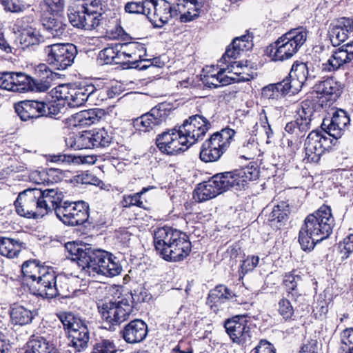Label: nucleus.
<instances>
[{
  "mask_svg": "<svg viewBox=\"0 0 353 353\" xmlns=\"http://www.w3.org/2000/svg\"><path fill=\"white\" fill-rule=\"evenodd\" d=\"M288 93H298L294 87L293 81L287 76L283 81L276 83H271L263 88L262 97L268 99H278Z\"/></svg>",
  "mask_w": 353,
  "mask_h": 353,
  "instance_id": "24",
  "label": "nucleus"
},
{
  "mask_svg": "<svg viewBox=\"0 0 353 353\" xmlns=\"http://www.w3.org/2000/svg\"><path fill=\"white\" fill-rule=\"evenodd\" d=\"M14 72H0V88L14 92Z\"/></svg>",
  "mask_w": 353,
  "mask_h": 353,
  "instance_id": "60",
  "label": "nucleus"
},
{
  "mask_svg": "<svg viewBox=\"0 0 353 353\" xmlns=\"http://www.w3.org/2000/svg\"><path fill=\"white\" fill-rule=\"evenodd\" d=\"M30 19L29 17H25L17 19L16 22V24L23 29L19 38L23 49L39 45L43 40V37L37 30L32 28H27L24 26L26 23H29Z\"/></svg>",
  "mask_w": 353,
  "mask_h": 353,
  "instance_id": "30",
  "label": "nucleus"
},
{
  "mask_svg": "<svg viewBox=\"0 0 353 353\" xmlns=\"http://www.w3.org/2000/svg\"><path fill=\"white\" fill-rule=\"evenodd\" d=\"M259 176V171L254 165H248L230 172L218 173L208 181L198 185L194 191V198L203 202L216 197L231 188L241 190L247 184Z\"/></svg>",
  "mask_w": 353,
  "mask_h": 353,
  "instance_id": "2",
  "label": "nucleus"
},
{
  "mask_svg": "<svg viewBox=\"0 0 353 353\" xmlns=\"http://www.w3.org/2000/svg\"><path fill=\"white\" fill-rule=\"evenodd\" d=\"M50 161L54 163L74 164H93L97 161V157L93 155L76 156L70 154H53L50 156Z\"/></svg>",
  "mask_w": 353,
  "mask_h": 353,
  "instance_id": "39",
  "label": "nucleus"
},
{
  "mask_svg": "<svg viewBox=\"0 0 353 353\" xmlns=\"http://www.w3.org/2000/svg\"><path fill=\"white\" fill-rule=\"evenodd\" d=\"M327 132L312 130L305 141V163H318L322 154L332 146V140Z\"/></svg>",
  "mask_w": 353,
  "mask_h": 353,
  "instance_id": "13",
  "label": "nucleus"
},
{
  "mask_svg": "<svg viewBox=\"0 0 353 353\" xmlns=\"http://www.w3.org/2000/svg\"><path fill=\"white\" fill-rule=\"evenodd\" d=\"M225 72V69H221L215 74H206L204 75L202 79L203 83L205 85L209 88H216L220 86L227 85L234 83L235 80L231 77L227 75L223 77V73Z\"/></svg>",
  "mask_w": 353,
  "mask_h": 353,
  "instance_id": "45",
  "label": "nucleus"
},
{
  "mask_svg": "<svg viewBox=\"0 0 353 353\" xmlns=\"http://www.w3.org/2000/svg\"><path fill=\"white\" fill-rule=\"evenodd\" d=\"M99 58L104 64H123V58L119 43L112 45L101 50Z\"/></svg>",
  "mask_w": 353,
  "mask_h": 353,
  "instance_id": "42",
  "label": "nucleus"
},
{
  "mask_svg": "<svg viewBox=\"0 0 353 353\" xmlns=\"http://www.w3.org/2000/svg\"><path fill=\"white\" fill-rule=\"evenodd\" d=\"M123 208H130L132 206H137L141 208L145 209L143 202L141 200L139 194L124 195L121 201Z\"/></svg>",
  "mask_w": 353,
  "mask_h": 353,
  "instance_id": "61",
  "label": "nucleus"
},
{
  "mask_svg": "<svg viewBox=\"0 0 353 353\" xmlns=\"http://www.w3.org/2000/svg\"><path fill=\"white\" fill-rule=\"evenodd\" d=\"M43 51L48 64L58 70H64L72 65L77 54V47L69 43L48 45Z\"/></svg>",
  "mask_w": 353,
  "mask_h": 353,
  "instance_id": "10",
  "label": "nucleus"
},
{
  "mask_svg": "<svg viewBox=\"0 0 353 353\" xmlns=\"http://www.w3.org/2000/svg\"><path fill=\"white\" fill-rule=\"evenodd\" d=\"M307 31L303 27L292 29L270 44L267 54L274 61L291 59L305 43Z\"/></svg>",
  "mask_w": 353,
  "mask_h": 353,
  "instance_id": "5",
  "label": "nucleus"
},
{
  "mask_svg": "<svg viewBox=\"0 0 353 353\" xmlns=\"http://www.w3.org/2000/svg\"><path fill=\"white\" fill-rule=\"evenodd\" d=\"M329 121L327 125V130L330 136H332L335 139H337L343 134L346 129L348 128L350 119L345 110L339 109L336 110L330 120H324L322 125H326L325 121Z\"/></svg>",
  "mask_w": 353,
  "mask_h": 353,
  "instance_id": "26",
  "label": "nucleus"
},
{
  "mask_svg": "<svg viewBox=\"0 0 353 353\" xmlns=\"http://www.w3.org/2000/svg\"><path fill=\"white\" fill-rule=\"evenodd\" d=\"M14 92H26L31 91L32 78L22 72H14Z\"/></svg>",
  "mask_w": 353,
  "mask_h": 353,
  "instance_id": "49",
  "label": "nucleus"
},
{
  "mask_svg": "<svg viewBox=\"0 0 353 353\" xmlns=\"http://www.w3.org/2000/svg\"><path fill=\"white\" fill-rule=\"evenodd\" d=\"M288 212V205L286 202L281 201L274 206L272 212L269 214L268 221L271 223H281L287 218Z\"/></svg>",
  "mask_w": 353,
  "mask_h": 353,
  "instance_id": "50",
  "label": "nucleus"
},
{
  "mask_svg": "<svg viewBox=\"0 0 353 353\" xmlns=\"http://www.w3.org/2000/svg\"><path fill=\"white\" fill-rule=\"evenodd\" d=\"M85 8L81 5L68 9V19L74 27L83 29V22H85L83 21L85 19Z\"/></svg>",
  "mask_w": 353,
  "mask_h": 353,
  "instance_id": "48",
  "label": "nucleus"
},
{
  "mask_svg": "<svg viewBox=\"0 0 353 353\" xmlns=\"http://www.w3.org/2000/svg\"><path fill=\"white\" fill-rule=\"evenodd\" d=\"M210 127L211 124L208 120L200 114L189 117L179 126L182 130L181 133H184L189 139L190 142L193 144L199 139H202Z\"/></svg>",
  "mask_w": 353,
  "mask_h": 353,
  "instance_id": "19",
  "label": "nucleus"
},
{
  "mask_svg": "<svg viewBox=\"0 0 353 353\" xmlns=\"http://www.w3.org/2000/svg\"><path fill=\"white\" fill-rule=\"evenodd\" d=\"M228 62L220 59V62L223 63L228 64V68H225V71L228 70L229 72H233L238 77H233L235 80L234 83L236 81H248L252 79V76L248 73H246L245 70H248V61H245V63L243 61H232L231 59H227Z\"/></svg>",
  "mask_w": 353,
  "mask_h": 353,
  "instance_id": "40",
  "label": "nucleus"
},
{
  "mask_svg": "<svg viewBox=\"0 0 353 353\" xmlns=\"http://www.w3.org/2000/svg\"><path fill=\"white\" fill-rule=\"evenodd\" d=\"M181 128H173L159 134L156 144L159 150L168 155H175L188 150L193 145Z\"/></svg>",
  "mask_w": 353,
  "mask_h": 353,
  "instance_id": "12",
  "label": "nucleus"
},
{
  "mask_svg": "<svg viewBox=\"0 0 353 353\" xmlns=\"http://www.w3.org/2000/svg\"><path fill=\"white\" fill-rule=\"evenodd\" d=\"M259 257L258 256H249L243 261L240 269L243 274L252 271L259 264Z\"/></svg>",
  "mask_w": 353,
  "mask_h": 353,
  "instance_id": "63",
  "label": "nucleus"
},
{
  "mask_svg": "<svg viewBox=\"0 0 353 353\" xmlns=\"http://www.w3.org/2000/svg\"><path fill=\"white\" fill-rule=\"evenodd\" d=\"M26 243L12 238L0 236V254L10 259L17 257Z\"/></svg>",
  "mask_w": 353,
  "mask_h": 353,
  "instance_id": "35",
  "label": "nucleus"
},
{
  "mask_svg": "<svg viewBox=\"0 0 353 353\" xmlns=\"http://www.w3.org/2000/svg\"><path fill=\"white\" fill-rule=\"evenodd\" d=\"M353 32V19L341 18L332 26L329 31L330 39L333 46H340Z\"/></svg>",
  "mask_w": 353,
  "mask_h": 353,
  "instance_id": "28",
  "label": "nucleus"
},
{
  "mask_svg": "<svg viewBox=\"0 0 353 353\" xmlns=\"http://www.w3.org/2000/svg\"><path fill=\"white\" fill-rule=\"evenodd\" d=\"M191 250L192 244L188 236L180 231L172 244L167 247L162 258L168 261H180L190 254Z\"/></svg>",
  "mask_w": 353,
  "mask_h": 353,
  "instance_id": "20",
  "label": "nucleus"
},
{
  "mask_svg": "<svg viewBox=\"0 0 353 353\" xmlns=\"http://www.w3.org/2000/svg\"><path fill=\"white\" fill-rule=\"evenodd\" d=\"M41 193L42 195L39 198L40 206L43 209V211H46L42 212V217L52 212L57 216V210L64 206L63 192L58 189L51 188L41 190Z\"/></svg>",
  "mask_w": 353,
  "mask_h": 353,
  "instance_id": "23",
  "label": "nucleus"
},
{
  "mask_svg": "<svg viewBox=\"0 0 353 353\" xmlns=\"http://www.w3.org/2000/svg\"><path fill=\"white\" fill-rule=\"evenodd\" d=\"M312 110L302 106L297 112L294 121L288 122L285 127V132L290 136L288 139V146L294 152L299 147L301 139L305 137L311 128Z\"/></svg>",
  "mask_w": 353,
  "mask_h": 353,
  "instance_id": "11",
  "label": "nucleus"
},
{
  "mask_svg": "<svg viewBox=\"0 0 353 353\" xmlns=\"http://www.w3.org/2000/svg\"><path fill=\"white\" fill-rule=\"evenodd\" d=\"M150 2L152 6L148 10L147 17L154 28H162L170 19L179 14L176 4L172 6L166 0H150Z\"/></svg>",
  "mask_w": 353,
  "mask_h": 353,
  "instance_id": "17",
  "label": "nucleus"
},
{
  "mask_svg": "<svg viewBox=\"0 0 353 353\" xmlns=\"http://www.w3.org/2000/svg\"><path fill=\"white\" fill-rule=\"evenodd\" d=\"M301 281V277L299 275L294 274V272H289L284 276L283 283L287 292L286 296L294 298V302L301 296V294L299 293L297 289Z\"/></svg>",
  "mask_w": 353,
  "mask_h": 353,
  "instance_id": "46",
  "label": "nucleus"
},
{
  "mask_svg": "<svg viewBox=\"0 0 353 353\" xmlns=\"http://www.w3.org/2000/svg\"><path fill=\"white\" fill-rule=\"evenodd\" d=\"M165 104H159L152 108L150 112L143 114L134 121L136 130L147 132L155 130L165 123L172 111L170 108H165Z\"/></svg>",
  "mask_w": 353,
  "mask_h": 353,
  "instance_id": "16",
  "label": "nucleus"
},
{
  "mask_svg": "<svg viewBox=\"0 0 353 353\" xmlns=\"http://www.w3.org/2000/svg\"><path fill=\"white\" fill-rule=\"evenodd\" d=\"M24 353H58V351L44 337L32 336L27 343Z\"/></svg>",
  "mask_w": 353,
  "mask_h": 353,
  "instance_id": "34",
  "label": "nucleus"
},
{
  "mask_svg": "<svg viewBox=\"0 0 353 353\" xmlns=\"http://www.w3.org/2000/svg\"><path fill=\"white\" fill-rule=\"evenodd\" d=\"M341 349L347 353H353V328H347L341 334Z\"/></svg>",
  "mask_w": 353,
  "mask_h": 353,
  "instance_id": "56",
  "label": "nucleus"
},
{
  "mask_svg": "<svg viewBox=\"0 0 353 353\" xmlns=\"http://www.w3.org/2000/svg\"><path fill=\"white\" fill-rule=\"evenodd\" d=\"M235 296V294L224 285H219L209 292L207 303L211 304V307H216L217 304L230 300Z\"/></svg>",
  "mask_w": 353,
  "mask_h": 353,
  "instance_id": "38",
  "label": "nucleus"
},
{
  "mask_svg": "<svg viewBox=\"0 0 353 353\" xmlns=\"http://www.w3.org/2000/svg\"><path fill=\"white\" fill-rule=\"evenodd\" d=\"M251 353H276V350L272 343L267 340L262 339L251 351Z\"/></svg>",
  "mask_w": 353,
  "mask_h": 353,
  "instance_id": "64",
  "label": "nucleus"
},
{
  "mask_svg": "<svg viewBox=\"0 0 353 353\" xmlns=\"http://www.w3.org/2000/svg\"><path fill=\"white\" fill-rule=\"evenodd\" d=\"M37 77L32 79V90L33 92H46L53 85L58 78V74L53 72L46 64H40L35 70Z\"/></svg>",
  "mask_w": 353,
  "mask_h": 353,
  "instance_id": "25",
  "label": "nucleus"
},
{
  "mask_svg": "<svg viewBox=\"0 0 353 353\" xmlns=\"http://www.w3.org/2000/svg\"><path fill=\"white\" fill-rule=\"evenodd\" d=\"M293 299L294 298L286 296L280 299L278 303L277 311L279 315L285 321L290 320L294 315V305L290 301V300Z\"/></svg>",
  "mask_w": 353,
  "mask_h": 353,
  "instance_id": "51",
  "label": "nucleus"
},
{
  "mask_svg": "<svg viewBox=\"0 0 353 353\" xmlns=\"http://www.w3.org/2000/svg\"><path fill=\"white\" fill-rule=\"evenodd\" d=\"M71 88H70L65 84H60L50 92V94L52 99L55 100L54 101L63 100L68 103V99L69 98Z\"/></svg>",
  "mask_w": 353,
  "mask_h": 353,
  "instance_id": "57",
  "label": "nucleus"
},
{
  "mask_svg": "<svg viewBox=\"0 0 353 353\" xmlns=\"http://www.w3.org/2000/svg\"><path fill=\"white\" fill-rule=\"evenodd\" d=\"M61 105L57 101L26 100L15 105V112L22 121L41 117H52L61 112Z\"/></svg>",
  "mask_w": 353,
  "mask_h": 353,
  "instance_id": "8",
  "label": "nucleus"
},
{
  "mask_svg": "<svg viewBox=\"0 0 353 353\" xmlns=\"http://www.w3.org/2000/svg\"><path fill=\"white\" fill-rule=\"evenodd\" d=\"M70 259L76 261L81 270L90 276L103 275L113 277L121 274L122 266L110 252L94 249L90 244L65 243Z\"/></svg>",
  "mask_w": 353,
  "mask_h": 353,
  "instance_id": "1",
  "label": "nucleus"
},
{
  "mask_svg": "<svg viewBox=\"0 0 353 353\" xmlns=\"http://www.w3.org/2000/svg\"><path fill=\"white\" fill-rule=\"evenodd\" d=\"M339 249L341 254V259L348 258L350 254L353 252V234L347 235L339 245Z\"/></svg>",
  "mask_w": 353,
  "mask_h": 353,
  "instance_id": "59",
  "label": "nucleus"
},
{
  "mask_svg": "<svg viewBox=\"0 0 353 353\" xmlns=\"http://www.w3.org/2000/svg\"><path fill=\"white\" fill-rule=\"evenodd\" d=\"M65 0H42L40 8L43 12L59 13L62 11Z\"/></svg>",
  "mask_w": 353,
  "mask_h": 353,
  "instance_id": "55",
  "label": "nucleus"
},
{
  "mask_svg": "<svg viewBox=\"0 0 353 353\" xmlns=\"http://www.w3.org/2000/svg\"><path fill=\"white\" fill-rule=\"evenodd\" d=\"M41 23L52 37H59L65 32L66 25L57 16V13L43 12Z\"/></svg>",
  "mask_w": 353,
  "mask_h": 353,
  "instance_id": "33",
  "label": "nucleus"
},
{
  "mask_svg": "<svg viewBox=\"0 0 353 353\" xmlns=\"http://www.w3.org/2000/svg\"><path fill=\"white\" fill-rule=\"evenodd\" d=\"M252 47V41H239V39H234L232 43L228 47L221 60L228 62L227 59H236L241 54V52L248 50Z\"/></svg>",
  "mask_w": 353,
  "mask_h": 353,
  "instance_id": "44",
  "label": "nucleus"
},
{
  "mask_svg": "<svg viewBox=\"0 0 353 353\" xmlns=\"http://www.w3.org/2000/svg\"><path fill=\"white\" fill-rule=\"evenodd\" d=\"M57 218L65 225L79 226L89 223V205L83 201H64L57 210Z\"/></svg>",
  "mask_w": 353,
  "mask_h": 353,
  "instance_id": "14",
  "label": "nucleus"
},
{
  "mask_svg": "<svg viewBox=\"0 0 353 353\" xmlns=\"http://www.w3.org/2000/svg\"><path fill=\"white\" fill-rule=\"evenodd\" d=\"M250 325L245 315L234 316L224 323V327L230 339L239 345H245L250 341Z\"/></svg>",
  "mask_w": 353,
  "mask_h": 353,
  "instance_id": "18",
  "label": "nucleus"
},
{
  "mask_svg": "<svg viewBox=\"0 0 353 353\" xmlns=\"http://www.w3.org/2000/svg\"><path fill=\"white\" fill-rule=\"evenodd\" d=\"M334 219L330 207L323 205L307 216L299 233V242L304 251L312 250L316 244L332 232Z\"/></svg>",
  "mask_w": 353,
  "mask_h": 353,
  "instance_id": "4",
  "label": "nucleus"
},
{
  "mask_svg": "<svg viewBox=\"0 0 353 353\" xmlns=\"http://www.w3.org/2000/svg\"><path fill=\"white\" fill-rule=\"evenodd\" d=\"M104 327L114 331L117 327L128 320L132 312V301L127 298L115 301H109L99 306Z\"/></svg>",
  "mask_w": 353,
  "mask_h": 353,
  "instance_id": "7",
  "label": "nucleus"
},
{
  "mask_svg": "<svg viewBox=\"0 0 353 353\" xmlns=\"http://www.w3.org/2000/svg\"><path fill=\"white\" fill-rule=\"evenodd\" d=\"M52 270V268L41 266L36 260L27 261L23 263L21 267L23 277L27 281L30 279L35 282V288H38V291H40L41 289V279H43V276L50 274V271Z\"/></svg>",
  "mask_w": 353,
  "mask_h": 353,
  "instance_id": "29",
  "label": "nucleus"
},
{
  "mask_svg": "<svg viewBox=\"0 0 353 353\" xmlns=\"http://www.w3.org/2000/svg\"><path fill=\"white\" fill-rule=\"evenodd\" d=\"M36 314L35 310H31L19 305H14L10 312L12 323L19 325L30 323Z\"/></svg>",
  "mask_w": 353,
  "mask_h": 353,
  "instance_id": "36",
  "label": "nucleus"
},
{
  "mask_svg": "<svg viewBox=\"0 0 353 353\" xmlns=\"http://www.w3.org/2000/svg\"><path fill=\"white\" fill-rule=\"evenodd\" d=\"M94 92L96 93V101H98V105L100 102L103 100L108 99H112L118 95L119 90L117 87H112L111 88H105L102 90H97L94 88Z\"/></svg>",
  "mask_w": 353,
  "mask_h": 353,
  "instance_id": "62",
  "label": "nucleus"
},
{
  "mask_svg": "<svg viewBox=\"0 0 353 353\" xmlns=\"http://www.w3.org/2000/svg\"><path fill=\"white\" fill-rule=\"evenodd\" d=\"M93 148H105L110 145L112 141V134L104 128L90 130Z\"/></svg>",
  "mask_w": 353,
  "mask_h": 353,
  "instance_id": "47",
  "label": "nucleus"
},
{
  "mask_svg": "<svg viewBox=\"0 0 353 353\" xmlns=\"http://www.w3.org/2000/svg\"><path fill=\"white\" fill-rule=\"evenodd\" d=\"M41 189H28L19 193L14 202L17 213L23 217L37 219L42 217L43 209L41 208L39 198Z\"/></svg>",
  "mask_w": 353,
  "mask_h": 353,
  "instance_id": "15",
  "label": "nucleus"
},
{
  "mask_svg": "<svg viewBox=\"0 0 353 353\" xmlns=\"http://www.w3.org/2000/svg\"><path fill=\"white\" fill-rule=\"evenodd\" d=\"M66 144L75 150L93 148L91 131H84L65 140Z\"/></svg>",
  "mask_w": 353,
  "mask_h": 353,
  "instance_id": "43",
  "label": "nucleus"
},
{
  "mask_svg": "<svg viewBox=\"0 0 353 353\" xmlns=\"http://www.w3.org/2000/svg\"><path fill=\"white\" fill-rule=\"evenodd\" d=\"M41 295H45L48 299L60 296L61 298L73 297L80 290L73 288L71 279L65 275H57L52 270L50 274L44 276L41 280Z\"/></svg>",
  "mask_w": 353,
  "mask_h": 353,
  "instance_id": "9",
  "label": "nucleus"
},
{
  "mask_svg": "<svg viewBox=\"0 0 353 353\" xmlns=\"http://www.w3.org/2000/svg\"><path fill=\"white\" fill-rule=\"evenodd\" d=\"M101 117V110L99 109H88L81 111L74 116L76 125L89 126L96 123Z\"/></svg>",
  "mask_w": 353,
  "mask_h": 353,
  "instance_id": "41",
  "label": "nucleus"
},
{
  "mask_svg": "<svg viewBox=\"0 0 353 353\" xmlns=\"http://www.w3.org/2000/svg\"><path fill=\"white\" fill-rule=\"evenodd\" d=\"M96 93L94 86L92 85L71 88L67 103L70 108L83 105L87 101L90 105L92 103L98 105V101H96Z\"/></svg>",
  "mask_w": 353,
  "mask_h": 353,
  "instance_id": "27",
  "label": "nucleus"
},
{
  "mask_svg": "<svg viewBox=\"0 0 353 353\" xmlns=\"http://www.w3.org/2000/svg\"><path fill=\"white\" fill-rule=\"evenodd\" d=\"M148 325L141 319H134L120 330L121 338L128 343L134 344L143 341L148 335Z\"/></svg>",
  "mask_w": 353,
  "mask_h": 353,
  "instance_id": "22",
  "label": "nucleus"
},
{
  "mask_svg": "<svg viewBox=\"0 0 353 353\" xmlns=\"http://www.w3.org/2000/svg\"><path fill=\"white\" fill-rule=\"evenodd\" d=\"M313 89L320 97H325L328 101H335L341 94V85L332 77L319 81Z\"/></svg>",
  "mask_w": 353,
  "mask_h": 353,
  "instance_id": "31",
  "label": "nucleus"
},
{
  "mask_svg": "<svg viewBox=\"0 0 353 353\" xmlns=\"http://www.w3.org/2000/svg\"><path fill=\"white\" fill-rule=\"evenodd\" d=\"M352 60L353 41L334 50L331 57L321 66L310 61L294 63L289 72V78L292 79L294 87L299 92L305 84L319 76L321 72L336 71Z\"/></svg>",
  "mask_w": 353,
  "mask_h": 353,
  "instance_id": "3",
  "label": "nucleus"
},
{
  "mask_svg": "<svg viewBox=\"0 0 353 353\" xmlns=\"http://www.w3.org/2000/svg\"><path fill=\"white\" fill-rule=\"evenodd\" d=\"M179 232L168 227L159 228L154 231V247L161 256Z\"/></svg>",
  "mask_w": 353,
  "mask_h": 353,
  "instance_id": "32",
  "label": "nucleus"
},
{
  "mask_svg": "<svg viewBox=\"0 0 353 353\" xmlns=\"http://www.w3.org/2000/svg\"><path fill=\"white\" fill-rule=\"evenodd\" d=\"M235 133L226 128L212 134L201 145L200 159L205 163L217 161L229 148Z\"/></svg>",
  "mask_w": 353,
  "mask_h": 353,
  "instance_id": "6",
  "label": "nucleus"
},
{
  "mask_svg": "<svg viewBox=\"0 0 353 353\" xmlns=\"http://www.w3.org/2000/svg\"><path fill=\"white\" fill-rule=\"evenodd\" d=\"M257 151L258 143L254 139H250L239 149V152L241 154V158H243L247 160L253 159L256 155Z\"/></svg>",
  "mask_w": 353,
  "mask_h": 353,
  "instance_id": "54",
  "label": "nucleus"
},
{
  "mask_svg": "<svg viewBox=\"0 0 353 353\" xmlns=\"http://www.w3.org/2000/svg\"><path fill=\"white\" fill-rule=\"evenodd\" d=\"M150 6H152V4L150 0L139 2H128L125 6V10L126 12L130 14H143L147 16L148 10H150Z\"/></svg>",
  "mask_w": 353,
  "mask_h": 353,
  "instance_id": "52",
  "label": "nucleus"
},
{
  "mask_svg": "<svg viewBox=\"0 0 353 353\" xmlns=\"http://www.w3.org/2000/svg\"><path fill=\"white\" fill-rule=\"evenodd\" d=\"M68 337L70 341L69 345L77 352H83L88 347L90 332L88 327H83L79 331H72Z\"/></svg>",
  "mask_w": 353,
  "mask_h": 353,
  "instance_id": "37",
  "label": "nucleus"
},
{
  "mask_svg": "<svg viewBox=\"0 0 353 353\" xmlns=\"http://www.w3.org/2000/svg\"><path fill=\"white\" fill-rule=\"evenodd\" d=\"M123 58V64L126 65L125 68H137L139 66V61L144 60L146 56L145 45L137 42H127L119 43Z\"/></svg>",
  "mask_w": 353,
  "mask_h": 353,
  "instance_id": "21",
  "label": "nucleus"
},
{
  "mask_svg": "<svg viewBox=\"0 0 353 353\" xmlns=\"http://www.w3.org/2000/svg\"><path fill=\"white\" fill-rule=\"evenodd\" d=\"M84 18L83 29L91 30L99 25L101 14L100 12L91 11L85 8Z\"/></svg>",
  "mask_w": 353,
  "mask_h": 353,
  "instance_id": "53",
  "label": "nucleus"
},
{
  "mask_svg": "<svg viewBox=\"0 0 353 353\" xmlns=\"http://www.w3.org/2000/svg\"><path fill=\"white\" fill-rule=\"evenodd\" d=\"M59 321L61 322L63 329L68 332L71 326H73L76 321L79 318L70 312H60L57 314Z\"/></svg>",
  "mask_w": 353,
  "mask_h": 353,
  "instance_id": "58",
  "label": "nucleus"
}]
</instances>
